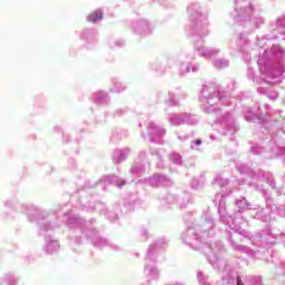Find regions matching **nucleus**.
Returning a JSON list of instances; mask_svg holds the SVG:
<instances>
[{
  "mask_svg": "<svg viewBox=\"0 0 285 285\" xmlns=\"http://www.w3.org/2000/svg\"><path fill=\"white\" fill-rule=\"evenodd\" d=\"M101 19H104V12H101V10H97L88 16L87 21L97 23V21H101Z\"/></svg>",
  "mask_w": 285,
  "mask_h": 285,
  "instance_id": "f257e3e1",
  "label": "nucleus"
},
{
  "mask_svg": "<svg viewBox=\"0 0 285 285\" xmlns=\"http://www.w3.org/2000/svg\"><path fill=\"white\" fill-rule=\"evenodd\" d=\"M170 159L174 161V164H181V156L179 154H173Z\"/></svg>",
  "mask_w": 285,
  "mask_h": 285,
  "instance_id": "f03ea898",
  "label": "nucleus"
},
{
  "mask_svg": "<svg viewBox=\"0 0 285 285\" xmlns=\"http://www.w3.org/2000/svg\"><path fill=\"white\" fill-rule=\"evenodd\" d=\"M219 63H220V65H219ZM217 66H218V68H224V66H228V62L225 61V62L222 65V61H218V62H217Z\"/></svg>",
  "mask_w": 285,
  "mask_h": 285,
  "instance_id": "7ed1b4c3",
  "label": "nucleus"
},
{
  "mask_svg": "<svg viewBox=\"0 0 285 285\" xmlns=\"http://www.w3.org/2000/svg\"><path fill=\"white\" fill-rule=\"evenodd\" d=\"M237 285H244V283H242V278L237 277Z\"/></svg>",
  "mask_w": 285,
  "mask_h": 285,
  "instance_id": "20e7f679",
  "label": "nucleus"
},
{
  "mask_svg": "<svg viewBox=\"0 0 285 285\" xmlns=\"http://www.w3.org/2000/svg\"><path fill=\"white\" fill-rule=\"evenodd\" d=\"M202 144V140H196V146H199Z\"/></svg>",
  "mask_w": 285,
  "mask_h": 285,
  "instance_id": "39448f33",
  "label": "nucleus"
}]
</instances>
